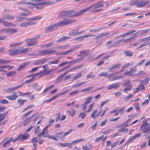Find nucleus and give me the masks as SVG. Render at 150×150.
<instances>
[{
  "instance_id": "1",
  "label": "nucleus",
  "mask_w": 150,
  "mask_h": 150,
  "mask_svg": "<svg viewBox=\"0 0 150 150\" xmlns=\"http://www.w3.org/2000/svg\"><path fill=\"white\" fill-rule=\"evenodd\" d=\"M57 52L56 50L53 48L45 50H41L38 51L39 55H45L55 53Z\"/></svg>"
},
{
  "instance_id": "2",
  "label": "nucleus",
  "mask_w": 150,
  "mask_h": 150,
  "mask_svg": "<svg viewBox=\"0 0 150 150\" xmlns=\"http://www.w3.org/2000/svg\"><path fill=\"white\" fill-rule=\"evenodd\" d=\"M90 10L89 6L87 7L84 8L74 13V15L72 16H78Z\"/></svg>"
},
{
  "instance_id": "3",
  "label": "nucleus",
  "mask_w": 150,
  "mask_h": 150,
  "mask_svg": "<svg viewBox=\"0 0 150 150\" xmlns=\"http://www.w3.org/2000/svg\"><path fill=\"white\" fill-rule=\"evenodd\" d=\"M141 129L142 133H147V134L150 133V127L147 125L146 122L143 123L141 126Z\"/></svg>"
},
{
  "instance_id": "4",
  "label": "nucleus",
  "mask_w": 150,
  "mask_h": 150,
  "mask_svg": "<svg viewBox=\"0 0 150 150\" xmlns=\"http://www.w3.org/2000/svg\"><path fill=\"white\" fill-rule=\"evenodd\" d=\"M26 41V44L28 46H34L38 44L36 39L34 38H28Z\"/></svg>"
},
{
  "instance_id": "5",
  "label": "nucleus",
  "mask_w": 150,
  "mask_h": 150,
  "mask_svg": "<svg viewBox=\"0 0 150 150\" xmlns=\"http://www.w3.org/2000/svg\"><path fill=\"white\" fill-rule=\"evenodd\" d=\"M76 20H70L69 19H66L64 21H62L59 23H58L59 26H62L63 25H67L71 24L75 21Z\"/></svg>"
},
{
  "instance_id": "6",
  "label": "nucleus",
  "mask_w": 150,
  "mask_h": 150,
  "mask_svg": "<svg viewBox=\"0 0 150 150\" xmlns=\"http://www.w3.org/2000/svg\"><path fill=\"white\" fill-rule=\"evenodd\" d=\"M59 27L58 23L50 25L45 28V30L47 33H48L56 29Z\"/></svg>"
},
{
  "instance_id": "7",
  "label": "nucleus",
  "mask_w": 150,
  "mask_h": 150,
  "mask_svg": "<svg viewBox=\"0 0 150 150\" xmlns=\"http://www.w3.org/2000/svg\"><path fill=\"white\" fill-rule=\"evenodd\" d=\"M137 71L136 66L133 68H131L129 71H127L125 72L124 74V75H128L129 76H134V75L133 74L135 72Z\"/></svg>"
},
{
  "instance_id": "8",
  "label": "nucleus",
  "mask_w": 150,
  "mask_h": 150,
  "mask_svg": "<svg viewBox=\"0 0 150 150\" xmlns=\"http://www.w3.org/2000/svg\"><path fill=\"white\" fill-rule=\"evenodd\" d=\"M89 6L90 9L92 10L91 12L92 13H95L98 12L102 11L101 9H98L96 7L95 4H93L90 6Z\"/></svg>"
},
{
  "instance_id": "9",
  "label": "nucleus",
  "mask_w": 150,
  "mask_h": 150,
  "mask_svg": "<svg viewBox=\"0 0 150 150\" xmlns=\"http://www.w3.org/2000/svg\"><path fill=\"white\" fill-rule=\"evenodd\" d=\"M71 12V11H70L62 12L60 14L59 16H61V17L64 16L65 17H73L72 16L74 15V14L70 15Z\"/></svg>"
},
{
  "instance_id": "10",
  "label": "nucleus",
  "mask_w": 150,
  "mask_h": 150,
  "mask_svg": "<svg viewBox=\"0 0 150 150\" xmlns=\"http://www.w3.org/2000/svg\"><path fill=\"white\" fill-rule=\"evenodd\" d=\"M47 61V59H42L37 60L33 64L41 65L46 63Z\"/></svg>"
},
{
  "instance_id": "11",
  "label": "nucleus",
  "mask_w": 150,
  "mask_h": 150,
  "mask_svg": "<svg viewBox=\"0 0 150 150\" xmlns=\"http://www.w3.org/2000/svg\"><path fill=\"white\" fill-rule=\"evenodd\" d=\"M51 124H49L48 125L46 126L43 129L42 132L39 134L38 137L40 136H42L43 137H45L44 136V134L45 133H47L48 132V130L47 129L48 127L51 126Z\"/></svg>"
},
{
  "instance_id": "12",
  "label": "nucleus",
  "mask_w": 150,
  "mask_h": 150,
  "mask_svg": "<svg viewBox=\"0 0 150 150\" xmlns=\"http://www.w3.org/2000/svg\"><path fill=\"white\" fill-rule=\"evenodd\" d=\"M18 97V96L17 93L15 92H13V93L12 95L6 96V98L10 100H14Z\"/></svg>"
},
{
  "instance_id": "13",
  "label": "nucleus",
  "mask_w": 150,
  "mask_h": 150,
  "mask_svg": "<svg viewBox=\"0 0 150 150\" xmlns=\"http://www.w3.org/2000/svg\"><path fill=\"white\" fill-rule=\"evenodd\" d=\"M51 72V71L50 70H47L46 69H44L43 71H40L39 73V75H40L39 77H41L44 75H48L50 74Z\"/></svg>"
},
{
  "instance_id": "14",
  "label": "nucleus",
  "mask_w": 150,
  "mask_h": 150,
  "mask_svg": "<svg viewBox=\"0 0 150 150\" xmlns=\"http://www.w3.org/2000/svg\"><path fill=\"white\" fill-rule=\"evenodd\" d=\"M84 58V57H78L73 60L69 61V64L72 63L73 64H75L77 63L81 62L82 60Z\"/></svg>"
},
{
  "instance_id": "15",
  "label": "nucleus",
  "mask_w": 150,
  "mask_h": 150,
  "mask_svg": "<svg viewBox=\"0 0 150 150\" xmlns=\"http://www.w3.org/2000/svg\"><path fill=\"white\" fill-rule=\"evenodd\" d=\"M141 134L139 133L135 134L134 136H133L130 138L127 142V143H129L131 142L132 141L136 139L137 137L141 136Z\"/></svg>"
},
{
  "instance_id": "16",
  "label": "nucleus",
  "mask_w": 150,
  "mask_h": 150,
  "mask_svg": "<svg viewBox=\"0 0 150 150\" xmlns=\"http://www.w3.org/2000/svg\"><path fill=\"white\" fill-rule=\"evenodd\" d=\"M3 26L5 27H15V25L13 23L6 21H3L2 22Z\"/></svg>"
},
{
  "instance_id": "17",
  "label": "nucleus",
  "mask_w": 150,
  "mask_h": 150,
  "mask_svg": "<svg viewBox=\"0 0 150 150\" xmlns=\"http://www.w3.org/2000/svg\"><path fill=\"white\" fill-rule=\"evenodd\" d=\"M20 137V141H21L27 139L29 136V134L27 133H25L22 135V134L19 135Z\"/></svg>"
},
{
  "instance_id": "18",
  "label": "nucleus",
  "mask_w": 150,
  "mask_h": 150,
  "mask_svg": "<svg viewBox=\"0 0 150 150\" xmlns=\"http://www.w3.org/2000/svg\"><path fill=\"white\" fill-rule=\"evenodd\" d=\"M109 32L102 33L98 35L95 39V40H97L99 38H100L104 37L110 34Z\"/></svg>"
},
{
  "instance_id": "19",
  "label": "nucleus",
  "mask_w": 150,
  "mask_h": 150,
  "mask_svg": "<svg viewBox=\"0 0 150 150\" xmlns=\"http://www.w3.org/2000/svg\"><path fill=\"white\" fill-rule=\"evenodd\" d=\"M79 30V28L72 30L69 32V35L71 36H76L78 35V31Z\"/></svg>"
},
{
  "instance_id": "20",
  "label": "nucleus",
  "mask_w": 150,
  "mask_h": 150,
  "mask_svg": "<svg viewBox=\"0 0 150 150\" xmlns=\"http://www.w3.org/2000/svg\"><path fill=\"white\" fill-rule=\"evenodd\" d=\"M8 52V54L10 56H13L18 54L17 50L12 49H9L7 51Z\"/></svg>"
},
{
  "instance_id": "21",
  "label": "nucleus",
  "mask_w": 150,
  "mask_h": 150,
  "mask_svg": "<svg viewBox=\"0 0 150 150\" xmlns=\"http://www.w3.org/2000/svg\"><path fill=\"white\" fill-rule=\"evenodd\" d=\"M117 84V83L113 84L111 85H109L108 86V88L107 89V90H109L113 88L116 89L118 88L119 87V85H116Z\"/></svg>"
},
{
  "instance_id": "22",
  "label": "nucleus",
  "mask_w": 150,
  "mask_h": 150,
  "mask_svg": "<svg viewBox=\"0 0 150 150\" xmlns=\"http://www.w3.org/2000/svg\"><path fill=\"white\" fill-rule=\"evenodd\" d=\"M58 144L60 146L62 147H65L66 146H68L70 148H72V146L70 145H71L70 143H59Z\"/></svg>"
},
{
  "instance_id": "23",
  "label": "nucleus",
  "mask_w": 150,
  "mask_h": 150,
  "mask_svg": "<svg viewBox=\"0 0 150 150\" xmlns=\"http://www.w3.org/2000/svg\"><path fill=\"white\" fill-rule=\"evenodd\" d=\"M41 3H39L37 4H33L32 3V4L31 5L34 6L37 9H42L44 8V7L42 4H40Z\"/></svg>"
},
{
  "instance_id": "24",
  "label": "nucleus",
  "mask_w": 150,
  "mask_h": 150,
  "mask_svg": "<svg viewBox=\"0 0 150 150\" xmlns=\"http://www.w3.org/2000/svg\"><path fill=\"white\" fill-rule=\"evenodd\" d=\"M67 113L68 114L71 116H74L75 113L76 111L74 109H71L66 111Z\"/></svg>"
},
{
  "instance_id": "25",
  "label": "nucleus",
  "mask_w": 150,
  "mask_h": 150,
  "mask_svg": "<svg viewBox=\"0 0 150 150\" xmlns=\"http://www.w3.org/2000/svg\"><path fill=\"white\" fill-rule=\"evenodd\" d=\"M33 87L34 90L36 91H39L41 90L42 86L38 83H35L33 85Z\"/></svg>"
},
{
  "instance_id": "26",
  "label": "nucleus",
  "mask_w": 150,
  "mask_h": 150,
  "mask_svg": "<svg viewBox=\"0 0 150 150\" xmlns=\"http://www.w3.org/2000/svg\"><path fill=\"white\" fill-rule=\"evenodd\" d=\"M34 24V23L29 22H26L24 23H22L20 25V26L22 27H24L28 26L29 25H33Z\"/></svg>"
},
{
  "instance_id": "27",
  "label": "nucleus",
  "mask_w": 150,
  "mask_h": 150,
  "mask_svg": "<svg viewBox=\"0 0 150 150\" xmlns=\"http://www.w3.org/2000/svg\"><path fill=\"white\" fill-rule=\"evenodd\" d=\"M17 3L18 4H23L30 5H31L32 4V2L26 1H21L17 2Z\"/></svg>"
},
{
  "instance_id": "28",
  "label": "nucleus",
  "mask_w": 150,
  "mask_h": 150,
  "mask_svg": "<svg viewBox=\"0 0 150 150\" xmlns=\"http://www.w3.org/2000/svg\"><path fill=\"white\" fill-rule=\"evenodd\" d=\"M23 44V42H13L11 43L10 45V47H14L18 46L21 45Z\"/></svg>"
},
{
  "instance_id": "29",
  "label": "nucleus",
  "mask_w": 150,
  "mask_h": 150,
  "mask_svg": "<svg viewBox=\"0 0 150 150\" xmlns=\"http://www.w3.org/2000/svg\"><path fill=\"white\" fill-rule=\"evenodd\" d=\"M42 18V17L40 16H37L34 17H32L28 19L27 18H26V20L29 21L31 20L35 21L40 20Z\"/></svg>"
},
{
  "instance_id": "30",
  "label": "nucleus",
  "mask_w": 150,
  "mask_h": 150,
  "mask_svg": "<svg viewBox=\"0 0 150 150\" xmlns=\"http://www.w3.org/2000/svg\"><path fill=\"white\" fill-rule=\"evenodd\" d=\"M125 83L123 85V87H130L131 86L132 87V86L131 85V82L129 80H127L125 81Z\"/></svg>"
},
{
  "instance_id": "31",
  "label": "nucleus",
  "mask_w": 150,
  "mask_h": 150,
  "mask_svg": "<svg viewBox=\"0 0 150 150\" xmlns=\"http://www.w3.org/2000/svg\"><path fill=\"white\" fill-rule=\"evenodd\" d=\"M3 17L4 19L12 20L14 18V17L13 16L8 14L5 15Z\"/></svg>"
},
{
  "instance_id": "32",
  "label": "nucleus",
  "mask_w": 150,
  "mask_h": 150,
  "mask_svg": "<svg viewBox=\"0 0 150 150\" xmlns=\"http://www.w3.org/2000/svg\"><path fill=\"white\" fill-rule=\"evenodd\" d=\"M137 30H133L130 31L128 32L124 33L123 34H122L121 35V37H124L126 36H127L131 34L132 33L135 32H136Z\"/></svg>"
},
{
  "instance_id": "33",
  "label": "nucleus",
  "mask_w": 150,
  "mask_h": 150,
  "mask_svg": "<svg viewBox=\"0 0 150 150\" xmlns=\"http://www.w3.org/2000/svg\"><path fill=\"white\" fill-rule=\"evenodd\" d=\"M16 30L15 29L12 28H8V31L7 33L8 34H11L15 33L17 32Z\"/></svg>"
},
{
  "instance_id": "34",
  "label": "nucleus",
  "mask_w": 150,
  "mask_h": 150,
  "mask_svg": "<svg viewBox=\"0 0 150 150\" xmlns=\"http://www.w3.org/2000/svg\"><path fill=\"white\" fill-rule=\"evenodd\" d=\"M26 101V100H23L21 99H18L17 100V102L20 105H23L25 103Z\"/></svg>"
},
{
  "instance_id": "35",
  "label": "nucleus",
  "mask_w": 150,
  "mask_h": 150,
  "mask_svg": "<svg viewBox=\"0 0 150 150\" xmlns=\"http://www.w3.org/2000/svg\"><path fill=\"white\" fill-rule=\"evenodd\" d=\"M121 64H116L115 65L112 66L111 67L109 68L108 69V71H112V70L114 69L117 68L118 67H119L121 66Z\"/></svg>"
},
{
  "instance_id": "36",
  "label": "nucleus",
  "mask_w": 150,
  "mask_h": 150,
  "mask_svg": "<svg viewBox=\"0 0 150 150\" xmlns=\"http://www.w3.org/2000/svg\"><path fill=\"white\" fill-rule=\"evenodd\" d=\"M10 62L9 60H6L2 59H0V65L7 64Z\"/></svg>"
},
{
  "instance_id": "37",
  "label": "nucleus",
  "mask_w": 150,
  "mask_h": 150,
  "mask_svg": "<svg viewBox=\"0 0 150 150\" xmlns=\"http://www.w3.org/2000/svg\"><path fill=\"white\" fill-rule=\"evenodd\" d=\"M124 53L126 56L128 57H130L132 56L133 54V53L132 52L129 51H125L124 52Z\"/></svg>"
},
{
  "instance_id": "38",
  "label": "nucleus",
  "mask_w": 150,
  "mask_h": 150,
  "mask_svg": "<svg viewBox=\"0 0 150 150\" xmlns=\"http://www.w3.org/2000/svg\"><path fill=\"white\" fill-rule=\"evenodd\" d=\"M146 4V3L144 2H138L137 4V7H142L145 6Z\"/></svg>"
},
{
  "instance_id": "39",
  "label": "nucleus",
  "mask_w": 150,
  "mask_h": 150,
  "mask_svg": "<svg viewBox=\"0 0 150 150\" xmlns=\"http://www.w3.org/2000/svg\"><path fill=\"white\" fill-rule=\"evenodd\" d=\"M146 73L143 71H140L137 73L135 74L134 75H136L140 77H142Z\"/></svg>"
},
{
  "instance_id": "40",
  "label": "nucleus",
  "mask_w": 150,
  "mask_h": 150,
  "mask_svg": "<svg viewBox=\"0 0 150 150\" xmlns=\"http://www.w3.org/2000/svg\"><path fill=\"white\" fill-rule=\"evenodd\" d=\"M83 141L84 139H78L76 140L73 141L70 143V144L71 145L72 144H76L79 143L80 142H82Z\"/></svg>"
},
{
  "instance_id": "41",
  "label": "nucleus",
  "mask_w": 150,
  "mask_h": 150,
  "mask_svg": "<svg viewBox=\"0 0 150 150\" xmlns=\"http://www.w3.org/2000/svg\"><path fill=\"white\" fill-rule=\"evenodd\" d=\"M92 98V96H91L87 98L86 99V101L84 103V104L87 105V104L90 103L91 102Z\"/></svg>"
},
{
  "instance_id": "42",
  "label": "nucleus",
  "mask_w": 150,
  "mask_h": 150,
  "mask_svg": "<svg viewBox=\"0 0 150 150\" xmlns=\"http://www.w3.org/2000/svg\"><path fill=\"white\" fill-rule=\"evenodd\" d=\"M72 129H70L69 131H68L67 132H65L64 134L62 135V136H61V139L62 140V141H63V139L64 138V137H65L68 134H69L70 133H71V132L72 131Z\"/></svg>"
},
{
  "instance_id": "43",
  "label": "nucleus",
  "mask_w": 150,
  "mask_h": 150,
  "mask_svg": "<svg viewBox=\"0 0 150 150\" xmlns=\"http://www.w3.org/2000/svg\"><path fill=\"white\" fill-rule=\"evenodd\" d=\"M30 121V118L28 117L24 120L23 122V124L25 126L29 123Z\"/></svg>"
},
{
  "instance_id": "44",
  "label": "nucleus",
  "mask_w": 150,
  "mask_h": 150,
  "mask_svg": "<svg viewBox=\"0 0 150 150\" xmlns=\"http://www.w3.org/2000/svg\"><path fill=\"white\" fill-rule=\"evenodd\" d=\"M54 3L53 2H41L40 4H42V5L43 6L44 5H52L53 4H54Z\"/></svg>"
},
{
  "instance_id": "45",
  "label": "nucleus",
  "mask_w": 150,
  "mask_h": 150,
  "mask_svg": "<svg viewBox=\"0 0 150 150\" xmlns=\"http://www.w3.org/2000/svg\"><path fill=\"white\" fill-rule=\"evenodd\" d=\"M26 65V64L25 63H23L18 68V71H20L23 68H24Z\"/></svg>"
},
{
  "instance_id": "46",
  "label": "nucleus",
  "mask_w": 150,
  "mask_h": 150,
  "mask_svg": "<svg viewBox=\"0 0 150 150\" xmlns=\"http://www.w3.org/2000/svg\"><path fill=\"white\" fill-rule=\"evenodd\" d=\"M60 61V59H57L54 60L53 61H50L49 62V64H57Z\"/></svg>"
},
{
  "instance_id": "47",
  "label": "nucleus",
  "mask_w": 150,
  "mask_h": 150,
  "mask_svg": "<svg viewBox=\"0 0 150 150\" xmlns=\"http://www.w3.org/2000/svg\"><path fill=\"white\" fill-rule=\"evenodd\" d=\"M97 9L102 7L104 6V5L102 4L101 2L95 4Z\"/></svg>"
},
{
  "instance_id": "48",
  "label": "nucleus",
  "mask_w": 150,
  "mask_h": 150,
  "mask_svg": "<svg viewBox=\"0 0 150 150\" xmlns=\"http://www.w3.org/2000/svg\"><path fill=\"white\" fill-rule=\"evenodd\" d=\"M16 73L15 71H10L6 74V76L7 77H9L15 75Z\"/></svg>"
},
{
  "instance_id": "49",
  "label": "nucleus",
  "mask_w": 150,
  "mask_h": 150,
  "mask_svg": "<svg viewBox=\"0 0 150 150\" xmlns=\"http://www.w3.org/2000/svg\"><path fill=\"white\" fill-rule=\"evenodd\" d=\"M80 91L79 90H76L73 91L69 93V95L71 96H73L74 95L77 94L79 93Z\"/></svg>"
},
{
  "instance_id": "50",
  "label": "nucleus",
  "mask_w": 150,
  "mask_h": 150,
  "mask_svg": "<svg viewBox=\"0 0 150 150\" xmlns=\"http://www.w3.org/2000/svg\"><path fill=\"white\" fill-rule=\"evenodd\" d=\"M31 13L29 11H27L26 12H23L21 13L20 15L21 16H25L30 15H31Z\"/></svg>"
},
{
  "instance_id": "51",
  "label": "nucleus",
  "mask_w": 150,
  "mask_h": 150,
  "mask_svg": "<svg viewBox=\"0 0 150 150\" xmlns=\"http://www.w3.org/2000/svg\"><path fill=\"white\" fill-rule=\"evenodd\" d=\"M125 107H122L120 109H118V111L120 112L121 113H120V115H121L123 114L125 112Z\"/></svg>"
},
{
  "instance_id": "52",
  "label": "nucleus",
  "mask_w": 150,
  "mask_h": 150,
  "mask_svg": "<svg viewBox=\"0 0 150 150\" xmlns=\"http://www.w3.org/2000/svg\"><path fill=\"white\" fill-rule=\"evenodd\" d=\"M12 139H10L8 140L5 143H4L3 145V146L4 147H6V145L8 144L12 140Z\"/></svg>"
},
{
  "instance_id": "53",
  "label": "nucleus",
  "mask_w": 150,
  "mask_h": 150,
  "mask_svg": "<svg viewBox=\"0 0 150 150\" xmlns=\"http://www.w3.org/2000/svg\"><path fill=\"white\" fill-rule=\"evenodd\" d=\"M81 76L82 74L81 73H79L77 75L74 77L73 79V81L76 80L77 79L81 77Z\"/></svg>"
},
{
  "instance_id": "54",
  "label": "nucleus",
  "mask_w": 150,
  "mask_h": 150,
  "mask_svg": "<svg viewBox=\"0 0 150 150\" xmlns=\"http://www.w3.org/2000/svg\"><path fill=\"white\" fill-rule=\"evenodd\" d=\"M95 76V75H93V73L92 72H90L87 76V79L89 78H92L94 77Z\"/></svg>"
},
{
  "instance_id": "55",
  "label": "nucleus",
  "mask_w": 150,
  "mask_h": 150,
  "mask_svg": "<svg viewBox=\"0 0 150 150\" xmlns=\"http://www.w3.org/2000/svg\"><path fill=\"white\" fill-rule=\"evenodd\" d=\"M98 111V110L97 109L96 110H94L92 113L91 114V117L93 118V119H94L95 118V116L96 115H95L96 114L97 112Z\"/></svg>"
},
{
  "instance_id": "56",
  "label": "nucleus",
  "mask_w": 150,
  "mask_h": 150,
  "mask_svg": "<svg viewBox=\"0 0 150 150\" xmlns=\"http://www.w3.org/2000/svg\"><path fill=\"white\" fill-rule=\"evenodd\" d=\"M149 80V79L148 78H146L144 80L142 81L141 82L142 84H146L147 83Z\"/></svg>"
},
{
  "instance_id": "57",
  "label": "nucleus",
  "mask_w": 150,
  "mask_h": 150,
  "mask_svg": "<svg viewBox=\"0 0 150 150\" xmlns=\"http://www.w3.org/2000/svg\"><path fill=\"white\" fill-rule=\"evenodd\" d=\"M53 42H51L47 44H45L44 45L43 47L47 48L49 47L52 45Z\"/></svg>"
},
{
  "instance_id": "58",
  "label": "nucleus",
  "mask_w": 150,
  "mask_h": 150,
  "mask_svg": "<svg viewBox=\"0 0 150 150\" xmlns=\"http://www.w3.org/2000/svg\"><path fill=\"white\" fill-rule=\"evenodd\" d=\"M108 74V73L107 72H100L99 74V76H106Z\"/></svg>"
},
{
  "instance_id": "59",
  "label": "nucleus",
  "mask_w": 150,
  "mask_h": 150,
  "mask_svg": "<svg viewBox=\"0 0 150 150\" xmlns=\"http://www.w3.org/2000/svg\"><path fill=\"white\" fill-rule=\"evenodd\" d=\"M81 67V65H79L77 66V67H74L71 69H70L69 70V71H74L75 70H76L80 68Z\"/></svg>"
},
{
  "instance_id": "60",
  "label": "nucleus",
  "mask_w": 150,
  "mask_h": 150,
  "mask_svg": "<svg viewBox=\"0 0 150 150\" xmlns=\"http://www.w3.org/2000/svg\"><path fill=\"white\" fill-rule=\"evenodd\" d=\"M33 111V110H30L27 112L25 114H24L23 116V119H24V118L27 117L30 114H31L32 112Z\"/></svg>"
},
{
  "instance_id": "61",
  "label": "nucleus",
  "mask_w": 150,
  "mask_h": 150,
  "mask_svg": "<svg viewBox=\"0 0 150 150\" xmlns=\"http://www.w3.org/2000/svg\"><path fill=\"white\" fill-rule=\"evenodd\" d=\"M8 101L5 99H3L0 100V103L3 104H6L8 103Z\"/></svg>"
},
{
  "instance_id": "62",
  "label": "nucleus",
  "mask_w": 150,
  "mask_h": 150,
  "mask_svg": "<svg viewBox=\"0 0 150 150\" xmlns=\"http://www.w3.org/2000/svg\"><path fill=\"white\" fill-rule=\"evenodd\" d=\"M70 67V66H68L66 67H64V68H62V69H60L59 70L56 72V73H59L60 72H62L64 70L66 69L69 68Z\"/></svg>"
},
{
  "instance_id": "63",
  "label": "nucleus",
  "mask_w": 150,
  "mask_h": 150,
  "mask_svg": "<svg viewBox=\"0 0 150 150\" xmlns=\"http://www.w3.org/2000/svg\"><path fill=\"white\" fill-rule=\"evenodd\" d=\"M63 132L57 133L55 134V136L56 137L58 138V139H61V137L60 136V135L62 134H63Z\"/></svg>"
},
{
  "instance_id": "64",
  "label": "nucleus",
  "mask_w": 150,
  "mask_h": 150,
  "mask_svg": "<svg viewBox=\"0 0 150 150\" xmlns=\"http://www.w3.org/2000/svg\"><path fill=\"white\" fill-rule=\"evenodd\" d=\"M137 1L134 0L130 2V3L129 4L130 6L134 5H137Z\"/></svg>"
}]
</instances>
